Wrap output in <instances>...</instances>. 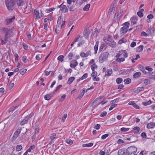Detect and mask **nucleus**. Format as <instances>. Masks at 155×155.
<instances>
[{
  "label": "nucleus",
  "instance_id": "nucleus-1",
  "mask_svg": "<svg viewBox=\"0 0 155 155\" xmlns=\"http://www.w3.org/2000/svg\"><path fill=\"white\" fill-rule=\"evenodd\" d=\"M6 7L9 11H12L15 8L16 0H5Z\"/></svg>",
  "mask_w": 155,
  "mask_h": 155
},
{
  "label": "nucleus",
  "instance_id": "nucleus-2",
  "mask_svg": "<svg viewBox=\"0 0 155 155\" xmlns=\"http://www.w3.org/2000/svg\"><path fill=\"white\" fill-rule=\"evenodd\" d=\"M126 150L127 155L132 154L137 152V148L135 147L131 146L128 147Z\"/></svg>",
  "mask_w": 155,
  "mask_h": 155
},
{
  "label": "nucleus",
  "instance_id": "nucleus-3",
  "mask_svg": "<svg viewBox=\"0 0 155 155\" xmlns=\"http://www.w3.org/2000/svg\"><path fill=\"white\" fill-rule=\"evenodd\" d=\"M109 55V53L108 52H106L103 53L99 58V61L101 63H103L107 59Z\"/></svg>",
  "mask_w": 155,
  "mask_h": 155
},
{
  "label": "nucleus",
  "instance_id": "nucleus-4",
  "mask_svg": "<svg viewBox=\"0 0 155 155\" xmlns=\"http://www.w3.org/2000/svg\"><path fill=\"white\" fill-rule=\"evenodd\" d=\"M2 29L4 32L5 36L9 38L11 37V34L12 33V31L10 28H3Z\"/></svg>",
  "mask_w": 155,
  "mask_h": 155
},
{
  "label": "nucleus",
  "instance_id": "nucleus-5",
  "mask_svg": "<svg viewBox=\"0 0 155 155\" xmlns=\"http://www.w3.org/2000/svg\"><path fill=\"white\" fill-rule=\"evenodd\" d=\"M34 115V114L31 113L29 115L27 116L21 122V124L23 125L26 124L28 122L29 119L32 116Z\"/></svg>",
  "mask_w": 155,
  "mask_h": 155
},
{
  "label": "nucleus",
  "instance_id": "nucleus-6",
  "mask_svg": "<svg viewBox=\"0 0 155 155\" xmlns=\"http://www.w3.org/2000/svg\"><path fill=\"white\" fill-rule=\"evenodd\" d=\"M106 39H104V41L107 45H109V46L112 47L113 48H114L115 47L116 45V42L113 40L112 41H111L109 42H107V41H106Z\"/></svg>",
  "mask_w": 155,
  "mask_h": 155
},
{
  "label": "nucleus",
  "instance_id": "nucleus-7",
  "mask_svg": "<svg viewBox=\"0 0 155 155\" xmlns=\"http://www.w3.org/2000/svg\"><path fill=\"white\" fill-rule=\"evenodd\" d=\"M21 130V129H19L16 130L12 138L14 140H15L17 138L18 136L20 133Z\"/></svg>",
  "mask_w": 155,
  "mask_h": 155
},
{
  "label": "nucleus",
  "instance_id": "nucleus-8",
  "mask_svg": "<svg viewBox=\"0 0 155 155\" xmlns=\"http://www.w3.org/2000/svg\"><path fill=\"white\" fill-rule=\"evenodd\" d=\"M144 90V88L143 87H137L136 89H134V92L136 93H138L141 91H142Z\"/></svg>",
  "mask_w": 155,
  "mask_h": 155
},
{
  "label": "nucleus",
  "instance_id": "nucleus-9",
  "mask_svg": "<svg viewBox=\"0 0 155 155\" xmlns=\"http://www.w3.org/2000/svg\"><path fill=\"white\" fill-rule=\"evenodd\" d=\"M91 52L90 51H88L86 53L84 52H81L80 54V56L83 58L86 57L88 55H91Z\"/></svg>",
  "mask_w": 155,
  "mask_h": 155
},
{
  "label": "nucleus",
  "instance_id": "nucleus-10",
  "mask_svg": "<svg viewBox=\"0 0 155 155\" xmlns=\"http://www.w3.org/2000/svg\"><path fill=\"white\" fill-rule=\"evenodd\" d=\"M78 62L75 60H73L70 64V66L72 68H74L78 65Z\"/></svg>",
  "mask_w": 155,
  "mask_h": 155
},
{
  "label": "nucleus",
  "instance_id": "nucleus-11",
  "mask_svg": "<svg viewBox=\"0 0 155 155\" xmlns=\"http://www.w3.org/2000/svg\"><path fill=\"white\" fill-rule=\"evenodd\" d=\"M137 19L136 16H133L130 18V20L131 21V25H134L136 23V21Z\"/></svg>",
  "mask_w": 155,
  "mask_h": 155
},
{
  "label": "nucleus",
  "instance_id": "nucleus-12",
  "mask_svg": "<svg viewBox=\"0 0 155 155\" xmlns=\"http://www.w3.org/2000/svg\"><path fill=\"white\" fill-rule=\"evenodd\" d=\"M127 28L124 26L122 27L120 31L121 33L123 34H126L128 31Z\"/></svg>",
  "mask_w": 155,
  "mask_h": 155
},
{
  "label": "nucleus",
  "instance_id": "nucleus-13",
  "mask_svg": "<svg viewBox=\"0 0 155 155\" xmlns=\"http://www.w3.org/2000/svg\"><path fill=\"white\" fill-rule=\"evenodd\" d=\"M90 33V31L87 29L85 30L84 32V36L85 38H87Z\"/></svg>",
  "mask_w": 155,
  "mask_h": 155
},
{
  "label": "nucleus",
  "instance_id": "nucleus-14",
  "mask_svg": "<svg viewBox=\"0 0 155 155\" xmlns=\"http://www.w3.org/2000/svg\"><path fill=\"white\" fill-rule=\"evenodd\" d=\"M60 11L65 13L68 12V9L65 5H63L61 8H60Z\"/></svg>",
  "mask_w": 155,
  "mask_h": 155
},
{
  "label": "nucleus",
  "instance_id": "nucleus-15",
  "mask_svg": "<svg viewBox=\"0 0 155 155\" xmlns=\"http://www.w3.org/2000/svg\"><path fill=\"white\" fill-rule=\"evenodd\" d=\"M34 14L36 16V18L38 19L40 18V16L39 15V13L38 10H34Z\"/></svg>",
  "mask_w": 155,
  "mask_h": 155
},
{
  "label": "nucleus",
  "instance_id": "nucleus-16",
  "mask_svg": "<svg viewBox=\"0 0 155 155\" xmlns=\"http://www.w3.org/2000/svg\"><path fill=\"white\" fill-rule=\"evenodd\" d=\"M155 126V123L153 122H150L148 123L147 126V127L148 129L152 128Z\"/></svg>",
  "mask_w": 155,
  "mask_h": 155
},
{
  "label": "nucleus",
  "instance_id": "nucleus-17",
  "mask_svg": "<svg viewBox=\"0 0 155 155\" xmlns=\"http://www.w3.org/2000/svg\"><path fill=\"white\" fill-rule=\"evenodd\" d=\"M112 73V69L110 68L107 70L105 73L106 76H109L111 75Z\"/></svg>",
  "mask_w": 155,
  "mask_h": 155
},
{
  "label": "nucleus",
  "instance_id": "nucleus-18",
  "mask_svg": "<svg viewBox=\"0 0 155 155\" xmlns=\"http://www.w3.org/2000/svg\"><path fill=\"white\" fill-rule=\"evenodd\" d=\"M15 18V17L14 16L12 18H10L7 19L6 20V23L8 24L12 22L14 20Z\"/></svg>",
  "mask_w": 155,
  "mask_h": 155
},
{
  "label": "nucleus",
  "instance_id": "nucleus-19",
  "mask_svg": "<svg viewBox=\"0 0 155 155\" xmlns=\"http://www.w3.org/2000/svg\"><path fill=\"white\" fill-rule=\"evenodd\" d=\"M143 46L142 45H140L137 49L136 51L137 52H140L142 51L143 49Z\"/></svg>",
  "mask_w": 155,
  "mask_h": 155
},
{
  "label": "nucleus",
  "instance_id": "nucleus-20",
  "mask_svg": "<svg viewBox=\"0 0 155 155\" xmlns=\"http://www.w3.org/2000/svg\"><path fill=\"white\" fill-rule=\"evenodd\" d=\"M52 97V95L51 94H48L45 96V99L46 100H49Z\"/></svg>",
  "mask_w": 155,
  "mask_h": 155
},
{
  "label": "nucleus",
  "instance_id": "nucleus-21",
  "mask_svg": "<svg viewBox=\"0 0 155 155\" xmlns=\"http://www.w3.org/2000/svg\"><path fill=\"white\" fill-rule=\"evenodd\" d=\"M87 73H85L81 77V78L77 80V81L78 82L80 81V80H84V79L86 78L87 77Z\"/></svg>",
  "mask_w": 155,
  "mask_h": 155
},
{
  "label": "nucleus",
  "instance_id": "nucleus-22",
  "mask_svg": "<svg viewBox=\"0 0 155 155\" xmlns=\"http://www.w3.org/2000/svg\"><path fill=\"white\" fill-rule=\"evenodd\" d=\"M16 2L18 6L22 5L24 4L23 0H16Z\"/></svg>",
  "mask_w": 155,
  "mask_h": 155
},
{
  "label": "nucleus",
  "instance_id": "nucleus-23",
  "mask_svg": "<svg viewBox=\"0 0 155 155\" xmlns=\"http://www.w3.org/2000/svg\"><path fill=\"white\" fill-rule=\"evenodd\" d=\"M99 42L98 41H97L95 44V46H94V53L96 54L97 53V51L98 50V46Z\"/></svg>",
  "mask_w": 155,
  "mask_h": 155
},
{
  "label": "nucleus",
  "instance_id": "nucleus-24",
  "mask_svg": "<svg viewBox=\"0 0 155 155\" xmlns=\"http://www.w3.org/2000/svg\"><path fill=\"white\" fill-rule=\"evenodd\" d=\"M18 107V106H13L10 108L8 110L9 113H10L11 112H13L14 110L16 109Z\"/></svg>",
  "mask_w": 155,
  "mask_h": 155
},
{
  "label": "nucleus",
  "instance_id": "nucleus-25",
  "mask_svg": "<svg viewBox=\"0 0 155 155\" xmlns=\"http://www.w3.org/2000/svg\"><path fill=\"white\" fill-rule=\"evenodd\" d=\"M90 5L89 4H87L84 8L83 10L85 11H88L89 8L90 7Z\"/></svg>",
  "mask_w": 155,
  "mask_h": 155
},
{
  "label": "nucleus",
  "instance_id": "nucleus-26",
  "mask_svg": "<svg viewBox=\"0 0 155 155\" xmlns=\"http://www.w3.org/2000/svg\"><path fill=\"white\" fill-rule=\"evenodd\" d=\"M127 41V40H125L124 38H123L118 41V43L119 44H121L123 43H125Z\"/></svg>",
  "mask_w": 155,
  "mask_h": 155
},
{
  "label": "nucleus",
  "instance_id": "nucleus-27",
  "mask_svg": "<svg viewBox=\"0 0 155 155\" xmlns=\"http://www.w3.org/2000/svg\"><path fill=\"white\" fill-rule=\"evenodd\" d=\"M75 79V78L74 77H71L69 78L68 81V83L69 84H71Z\"/></svg>",
  "mask_w": 155,
  "mask_h": 155
},
{
  "label": "nucleus",
  "instance_id": "nucleus-28",
  "mask_svg": "<svg viewBox=\"0 0 155 155\" xmlns=\"http://www.w3.org/2000/svg\"><path fill=\"white\" fill-rule=\"evenodd\" d=\"M93 145V143H89L87 144H83L82 145V146L84 147H90L92 146Z\"/></svg>",
  "mask_w": 155,
  "mask_h": 155
},
{
  "label": "nucleus",
  "instance_id": "nucleus-29",
  "mask_svg": "<svg viewBox=\"0 0 155 155\" xmlns=\"http://www.w3.org/2000/svg\"><path fill=\"white\" fill-rule=\"evenodd\" d=\"M152 103L151 100H149L147 102H142V104L144 106H147L148 105Z\"/></svg>",
  "mask_w": 155,
  "mask_h": 155
},
{
  "label": "nucleus",
  "instance_id": "nucleus-30",
  "mask_svg": "<svg viewBox=\"0 0 155 155\" xmlns=\"http://www.w3.org/2000/svg\"><path fill=\"white\" fill-rule=\"evenodd\" d=\"M141 75V73L140 72H137L134 73L133 76L134 78H137L139 77Z\"/></svg>",
  "mask_w": 155,
  "mask_h": 155
},
{
  "label": "nucleus",
  "instance_id": "nucleus-31",
  "mask_svg": "<svg viewBox=\"0 0 155 155\" xmlns=\"http://www.w3.org/2000/svg\"><path fill=\"white\" fill-rule=\"evenodd\" d=\"M131 80L130 79L128 78L125 79L124 80V82L125 84H128L131 82Z\"/></svg>",
  "mask_w": 155,
  "mask_h": 155
},
{
  "label": "nucleus",
  "instance_id": "nucleus-32",
  "mask_svg": "<svg viewBox=\"0 0 155 155\" xmlns=\"http://www.w3.org/2000/svg\"><path fill=\"white\" fill-rule=\"evenodd\" d=\"M85 92V90L83 89V91L81 92V93L78 95V98L79 99H81L83 96L84 95Z\"/></svg>",
  "mask_w": 155,
  "mask_h": 155
},
{
  "label": "nucleus",
  "instance_id": "nucleus-33",
  "mask_svg": "<svg viewBox=\"0 0 155 155\" xmlns=\"http://www.w3.org/2000/svg\"><path fill=\"white\" fill-rule=\"evenodd\" d=\"M125 60V59L123 58H118L116 59V61L119 62H123Z\"/></svg>",
  "mask_w": 155,
  "mask_h": 155
},
{
  "label": "nucleus",
  "instance_id": "nucleus-34",
  "mask_svg": "<svg viewBox=\"0 0 155 155\" xmlns=\"http://www.w3.org/2000/svg\"><path fill=\"white\" fill-rule=\"evenodd\" d=\"M22 146H21V145H19L17 146L16 147V151H20V150H21L22 149Z\"/></svg>",
  "mask_w": 155,
  "mask_h": 155
},
{
  "label": "nucleus",
  "instance_id": "nucleus-35",
  "mask_svg": "<svg viewBox=\"0 0 155 155\" xmlns=\"http://www.w3.org/2000/svg\"><path fill=\"white\" fill-rule=\"evenodd\" d=\"M82 37L81 36L78 35L77 37L75 38L73 41L75 42H76L79 41V39L80 38H81V40L82 39Z\"/></svg>",
  "mask_w": 155,
  "mask_h": 155
},
{
  "label": "nucleus",
  "instance_id": "nucleus-36",
  "mask_svg": "<svg viewBox=\"0 0 155 155\" xmlns=\"http://www.w3.org/2000/svg\"><path fill=\"white\" fill-rule=\"evenodd\" d=\"M133 130H134L135 133H137L139 132V131L140 130V128L138 127H136L133 128Z\"/></svg>",
  "mask_w": 155,
  "mask_h": 155
},
{
  "label": "nucleus",
  "instance_id": "nucleus-37",
  "mask_svg": "<svg viewBox=\"0 0 155 155\" xmlns=\"http://www.w3.org/2000/svg\"><path fill=\"white\" fill-rule=\"evenodd\" d=\"M97 65H96L95 63L93 64L91 66V69L93 71H94L95 68H97Z\"/></svg>",
  "mask_w": 155,
  "mask_h": 155
},
{
  "label": "nucleus",
  "instance_id": "nucleus-38",
  "mask_svg": "<svg viewBox=\"0 0 155 155\" xmlns=\"http://www.w3.org/2000/svg\"><path fill=\"white\" fill-rule=\"evenodd\" d=\"M123 81V79L120 78H118L116 79L117 83L118 84H120Z\"/></svg>",
  "mask_w": 155,
  "mask_h": 155
},
{
  "label": "nucleus",
  "instance_id": "nucleus-39",
  "mask_svg": "<svg viewBox=\"0 0 155 155\" xmlns=\"http://www.w3.org/2000/svg\"><path fill=\"white\" fill-rule=\"evenodd\" d=\"M119 98H116L113 100L111 101H110V103L111 104H113L114 103H116L119 101Z\"/></svg>",
  "mask_w": 155,
  "mask_h": 155
},
{
  "label": "nucleus",
  "instance_id": "nucleus-40",
  "mask_svg": "<svg viewBox=\"0 0 155 155\" xmlns=\"http://www.w3.org/2000/svg\"><path fill=\"white\" fill-rule=\"evenodd\" d=\"M106 46V45L105 44H101V46H100L99 49V51L100 52L101 51L103 48Z\"/></svg>",
  "mask_w": 155,
  "mask_h": 155
},
{
  "label": "nucleus",
  "instance_id": "nucleus-41",
  "mask_svg": "<svg viewBox=\"0 0 155 155\" xmlns=\"http://www.w3.org/2000/svg\"><path fill=\"white\" fill-rule=\"evenodd\" d=\"M150 81L146 79L144 80L143 83L144 85L146 86L148 84H149L150 83Z\"/></svg>",
  "mask_w": 155,
  "mask_h": 155
},
{
  "label": "nucleus",
  "instance_id": "nucleus-42",
  "mask_svg": "<svg viewBox=\"0 0 155 155\" xmlns=\"http://www.w3.org/2000/svg\"><path fill=\"white\" fill-rule=\"evenodd\" d=\"M129 130V128L122 127L121 128L120 130L122 132H126L128 131Z\"/></svg>",
  "mask_w": 155,
  "mask_h": 155
},
{
  "label": "nucleus",
  "instance_id": "nucleus-43",
  "mask_svg": "<svg viewBox=\"0 0 155 155\" xmlns=\"http://www.w3.org/2000/svg\"><path fill=\"white\" fill-rule=\"evenodd\" d=\"M66 96V95H63L61 97V98L59 100V101L61 102L63 101L65 99Z\"/></svg>",
  "mask_w": 155,
  "mask_h": 155
},
{
  "label": "nucleus",
  "instance_id": "nucleus-44",
  "mask_svg": "<svg viewBox=\"0 0 155 155\" xmlns=\"http://www.w3.org/2000/svg\"><path fill=\"white\" fill-rule=\"evenodd\" d=\"M27 71L26 69H24L22 70V69L20 70V72L21 74L24 75Z\"/></svg>",
  "mask_w": 155,
  "mask_h": 155
},
{
  "label": "nucleus",
  "instance_id": "nucleus-45",
  "mask_svg": "<svg viewBox=\"0 0 155 155\" xmlns=\"http://www.w3.org/2000/svg\"><path fill=\"white\" fill-rule=\"evenodd\" d=\"M35 148V146L34 145H33L31 146L27 150V152H30L32 149H34Z\"/></svg>",
  "mask_w": 155,
  "mask_h": 155
},
{
  "label": "nucleus",
  "instance_id": "nucleus-46",
  "mask_svg": "<svg viewBox=\"0 0 155 155\" xmlns=\"http://www.w3.org/2000/svg\"><path fill=\"white\" fill-rule=\"evenodd\" d=\"M116 6V4L115 3L114 4L113 6L112 7L110 8V11L111 12H113L114 9Z\"/></svg>",
  "mask_w": 155,
  "mask_h": 155
},
{
  "label": "nucleus",
  "instance_id": "nucleus-47",
  "mask_svg": "<svg viewBox=\"0 0 155 155\" xmlns=\"http://www.w3.org/2000/svg\"><path fill=\"white\" fill-rule=\"evenodd\" d=\"M61 16H60V17L58 18L57 23L58 25H59L61 26Z\"/></svg>",
  "mask_w": 155,
  "mask_h": 155
},
{
  "label": "nucleus",
  "instance_id": "nucleus-48",
  "mask_svg": "<svg viewBox=\"0 0 155 155\" xmlns=\"http://www.w3.org/2000/svg\"><path fill=\"white\" fill-rule=\"evenodd\" d=\"M64 58V56L63 55H60L59 56L58 58V60L62 62L63 61Z\"/></svg>",
  "mask_w": 155,
  "mask_h": 155
},
{
  "label": "nucleus",
  "instance_id": "nucleus-49",
  "mask_svg": "<svg viewBox=\"0 0 155 155\" xmlns=\"http://www.w3.org/2000/svg\"><path fill=\"white\" fill-rule=\"evenodd\" d=\"M62 87L61 85H59L58 87H57L56 88V89L53 92V94H55L57 91H58L59 89L61 88Z\"/></svg>",
  "mask_w": 155,
  "mask_h": 155
},
{
  "label": "nucleus",
  "instance_id": "nucleus-50",
  "mask_svg": "<svg viewBox=\"0 0 155 155\" xmlns=\"http://www.w3.org/2000/svg\"><path fill=\"white\" fill-rule=\"evenodd\" d=\"M54 9V8H52L50 9H46L45 11L47 13H49L53 11Z\"/></svg>",
  "mask_w": 155,
  "mask_h": 155
},
{
  "label": "nucleus",
  "instance_id": "nucleus-51",
  "mask_svg": "<svg viewBox=\"0 0 155 155\" xmlns=\"http://www.w3.org/2000/svg\"><path fill=\"white\" fill-rule=\"evenodd\" d=\"M39 129L38 127V126L37 125H35V130L36 133H38L39 131Z\"/></svg>",
  "mask_w": 155,
  "mask_h": 155
},
{
  "label": "nucleus",
  "instance_id": "nucleus-52",
  "mask_svg": "<svg viewBox=\"0 0 155 155\" xmlns=\"http://www.w3.org/2000/svg\"><path fill=\"white\" fill-rule=\"evenodd\" d=\"M137 15L140 17H142L143 16V14L141 11H139L137 12Z\"/></svg>",
  "mask_w": 155,
  "mask_h": 155
},
{
  "label": "nucleus",
  "instance_id": "nucleus-53",
  "mask_svg": "<svg viewBox=\"0 0 155 155\" xmlns=\"http://www.w3.org/2000/svg\"><path fill=\"white\" fill-rule=\"evenodd\" d=\"M66 142L68 144L71 145L73 143V141L71 139H67L66 140Z\"/></svg>",
  "mask_w": 155,
  "mask_h": 155
},
{
  "label": "nucleus",
  "instance_id": "nucleus-54",
  "mask_svg": "<svg viewBox=\"0 0 155 155\" xmlns=\"http://www.w3.org/2000/svg\"><path fill=\"white\" fill-rule=\"evenodd\" d=\"M113 40L112 38V37L111 36H109L108 38H107V39L106 40V41L107 42H109L111 41H112Z\"/></svg>",
  "mask_w": 155,
  "mask_h": 155
},
{
  "label": "nucleus",
  "instance_id": "nucleus-55",
  "mask_svg": "<svg viewBox=\"0 0 155 155\" xmlns=\"http://www.w3.org/2000/svg\"><path fill=\"white\" fill-rule=\"evenodd\" d=\"M124 26H125V27H126V28H127L130 25V24L129 22H125V23H124Z\"/></svg>",
  "mask_w": 155,
  "mask_h": 155
},
{
  "label": "nucleus",
  "instance_id": "nucleus-56",
  "mask_svg": "<svg viewBox=\"0 0 155 155\" xmlns=\"http://www.w3.org/2000/svg\"><path fill=\"white\" fill-rule=\"evenodd\" d=\"M107 114V113L106 111H104L103 112L101 113L100 116L101 117H103L105 116Z\"/></svg>",
  "mask_w": 155,
  "mask_h": 155
},
{
  "label": "nucleus",
  "instance_id": "nucleus-57",
  "mask_svg": "<svg viewBox=\"0 0 155 155\" xmlns=\"http://www.w3.org/2000/svg\"><path fill=\"white\" fill-rule=\"evenodd\" d=\"M67 117V114H64L63 115V117L62 120L63 122H64L65 120V119Z\"/></svg>",
  "mask_w": 155,
  "mask_h": 155
},
{
  "label": "nucleus",
  "instance_id": "nucleus-58",
  "mask_svg": "<svg viewBox=\"0 0 155 155\" xmlns=\"http://www.w3.org/2000/svg\"><path fill=\"white\" fill-rule=\"evenodd\" d=\"M117 106V104H114V105H112L110 106V107L109 108V110L110 111L111 110L113 109V108L116 107Z\"/></svg>",
  "mask_w": 155,
  "mask_h": 155
},
{
  "label": "nucleus",
  "instance_id": "nucleus-59",
  "mask_svg": "<svg viewBox=\"0 0 155 155\" xmlns=\"http://www.w3.org/2000/svg\"><path fill=\"white\" fill-rule=\"evenodd\" d=\"M109 136V134H105L104 135H103L102 137L101 138L103 140H104L105 139V138L108 137Z\"/></svg>",
  "mask_w": 155,
  "mask_h": 155
},
{
  "label": "nucleus",
  "instance_id": "nucleus-60",
  "mask_svg": "<svg viewBox=\"0 0 155 155\" xmlns=\"http://www.w3.org/2000/svg\"><path fill=\"white\" fill-rule=\"evenodd\" d=\"M97 74V72H93L91 74V76L93 77H95L96 76Z\"/></svg>",
  "mask_w": 155,
  "mask_h": 155
},
{
  "label": "nucleus",
  "instance_id": "nucleus-61",
  "mask_svg": "<svg viewBox=\"0 0 155 155\" xmlns=\"http://www.w3.org/2000/svg\"><path fill=\"white\" fill-rule=\"evenodd\" d=\"M68 56L69 57V60H71L72 59V57L74 56V55L71 53H69Z\"/></svg>",
  "mask_w": 155,
  "mask_h": 155
},
{
  "label": "nucleus",
  "instance_id": "nucleus-62",
  "mask_svg": "<svg viewBox=\"0 0 155 155\" xmlns=\"http://www.w3.org/2000/svg\"><path fill=\"white\" fill-rule=\"evenodd\" d=\"M14 55L15 57V61L16 62L18 61V54L16 53Z\"/></svg>",
  "mask_w": 155,
  "mask_h": 155
},
{
  "label": "nucleus",
  "instance_id": "nucleus-63",
  "mask_svg": "<svg viewBox=\"0 0 155 155\" xmlns=\"http://www.w3.org/2000/svg\"><path fill=\"white\" fill-rule=\"evenodd\" d=\"M100 127V125L99 124H97L94 127L95 129L97 130H98Z\"/></svg>",
  "mask_w": 155,
  "mask_h": 155
},
{
  "label": "nucleus",
  "instance_id": "nucleus-64",
  "mask_svg": "<svg viewBox=\"0 0 155 155\" xmlns=\"http://www.w3.org/2000/svg\"><path fill=\"white\" fill-rule=\"evenodd\" d=\"M141 136L143 138H146L147 135L144 132H143L141 134Z\"/></svg>",
  "mask_w": 155,
  "mask_h": 155
}]
</instances>
